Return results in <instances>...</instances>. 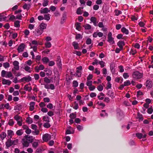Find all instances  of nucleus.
I'll use <instances>...</instances> for the list:
<instances>
[{
  "mask_svg": "<svg viewBox=\"0 0 153 153\" xmlns=\"http://www.w3.org/2000/svg\"><path fill=\"white\" fill-rule=\"evenodd\" d=\"M1 76L2 77L10 78L13 77V75L11 72L6 71L3 70L1 72Z\"/></svg>",
  "mask_w": 153,
  "mask_h": 153,
  "instance_id": "f257e3e1",
  "label": "nucleus"
},
{
  "mask_svg": "<svg viewBox=\"0 0 153 153\" xmlns=\"http://www.w3.org/2000/svg\"><path fill=\"white\" fill-rule=\"evenodd\" d=\"M143 76V74L139 72L138 71H135L132 74V76L135 79H138L141 78Z\"/></svg>",
  "mask_w": 153,
  "mask_h": 153,
  "instance_id": "f03ea898",
  "label": "nucleus"
},
{
  "mask_svg": "<svg viewBox=\"0 0 153 153\" xmlns=\"http://www.w3.org/2000/svg\"><path fill=\"white\" fill-rule=\"evenodd\" d=\"M14 118L17 121V124L19 126H21L22 125V120L21 116L18 115H16L14 117Z\"/></svg>",
  "mask_w": 153,
  "mask_h": 153,
  "instance_id": "7ed1b4c3",
  "label": "nucleus"
},
{
  "mask_svg": "<svg viewBox=\"0 0 153 153\" xmlns=\"http://www.w3.org/2000/svg\"><path fill=\"white\" fill-rule=\"evenodd\" d=\"M112 34L111 32H109L108 35V41L111 45L114 43V38L112 37Z\"/></svg>",
  "mask_w": 153,
  "mask_h": 153,
  "instance_id": "20e7f679",
  "label": "nucleus"
},
{
  "mask_svg": "<svg viewBox=\"0 0 153 153\" xmlns=\"http://www.w3.org/2000/svg\"><path fill=\"white\" fill-rule=\"evenodd\" d=\"M43 32V31L41 30L40 28H37L33 31V33L34 35L36 36H39L41 35Z\"/></svg>",
  "mask_w": 153,
  "mask_h": 153,
  "instance_id": "39448f33",
  "label": "nucleus"
},
{
  "mask_svg": "<svg viewBox=\"0 0 153 153\" xmlns=\"http://www.w3.org/2000/svg\"><path fill=\"white\" fill-rule=\"evenodd\" d=\"M51 135L48 134H45L43 135L42 136V140L45 142H47L51 139Z\"/></svg>",
  "mask_w": 153,
  "mask_h": 153,
  "instance_id": "423d86ee",
  "label": "nucleus"
},
{
  "mask_svg": "<svg viewBox=\"0 0 153 153\" xmlns=\"http://www.w3.org/2000/svg\"><path fill=\"white\" fill-rule=\"evenodd\" d=\"M13 64L14 66V68L12 69V71H13L14 69L16 70H18L19 69V62L17 61H15L13 62Z\"/></svg>",
  "mask_w": 153,
  "mask_h": 153,
  "instance_id": "0eeeda50",
  "label": "nucleus"
},
{
  "mask_svg": "<svg viewBox=\"0 0 153 153\" xmlns=\"http://www.w3.org/2000/svg\"><path fill=\"white\" fill-rule=\"evenodd\" d=\"M82 69V67L80 66L76 68L77 70L76 72V75L78 77H80L81 75V71Z\"/></svg>",
  "mask_w": 153,
  "mask_h": 153,
  "instance_id": "6e6552de",
  "label": "nucleus"
},
{
  "mask_svg": "<svg viewBox=\"0 0 153 153\" xmlns=\"http://www.w3.org/2000/svg\"><path fill=\"white\" fill-rule=\"evenodd\" d=\"M25 48V45L24 43L21 44L18 47L17 50L19 53L22 52L24 51Z\"/></svg>",
  "mask_w": 153,
  "mask_h": 153,
  "instance_id": "1a4fd4ad",
  "label": "nucleus"
},
{
  "mask_svg": "<svg viewBox=\"0 0 153 153\" xmlns=\"http://www.w3.org/2000/svg\"><path fill=\"white\" fill-rule=\"evenodd\" d=\"M31 80V78L30 76H28L24 77L21 78L19 82H23L25 81L26 82H28Z\"/></svg>",
  "mask_w": 153,
  "mask_h": 153,
  "instance_id": "9d476101",
  "label": "nucleus"
},
{
  "mask_svg": "<svg viewBox=\"0 0 153 153\" xmlns=\"http://www.w3.org/2000/svg\"><path fill=\"white\" fill-rule=\"evenodd\" d=\"M107 94L108 96L110 97L112 99L115 97V96L114 93L112 91L109 90L108 91Z\"/></svg>",
  "mask_w": 153,
  "mask_h": 153,
  "instance_id": "9b49d317",
  "label": "nucleus"
},
{
  "mask_svg": "<svg viewBox=\"0 0 153 153\" xmlns=\"http://www.w3.org/2000/svg\"><path fill=\"white\" fill-rule=\"evenodd\" d=\"M153 83L150 79L147 80L146 83V86L148 88H150L152 87Z\"/></svg>",
  "mask_w": 153,
  "mask_h": 153,
  "instance_id": "f8f14e48",
  "label": "nucleus"
},
{
  "mask_svg": "<svg viewBox=\"0 0 153 153\" xmlns=\"http://www.w3.org/2000/svg\"><path fill=\"white\" fill-rule=\"evenodd\" d=\"M24 138L26 140H27V141H28L30 143L33 141L34 137L32 136H28L26 135Z\"/></svg>",
  "mask_w": 153,
  "mask_h": 153,
  "instance_id": "ddd939ff",
  "label": "nucleus"
},
{
  "mask_svg": "<svg viewBox=\"0 0 153 153\" xmlns=\"http://www.w3.org/2000/svg\"><path fill=\"white\" fill-rule=\"evenodd\" d=\"M40 143L39 140H35L32 143L33 147L34 148H36L38 146Z\"/></svg>",
  "mask_w": 153,
  "mask_h": 153,
  "instance_id": "4468645a",
  "label": "nucleus"
},
{
  "mask_svg": "<svg viewBox=\"0 0 153 153\" xmlns=\"http://www.w3.org/2000/svg\"><path fill=\"white\" fill-rule=\"evenodd\" d=\"M34 69L36 72H38L39 70L44 69V67L43 65H40L39 66L35 67Z\"/></svg>",
  "mask_w": 153,
  "mask_h": 153,
  "instance_id": "2eb2a0df",
  "label": "nucleus"
},
{
  "mask_svg": "<svg viewBox=\"0 0 153 153\" xmlns=\"http://www.w3.org/2000/svg\"><path fill=\"white\" fill-rule=\"evenodd\" d=\"M115 64L114 62H112L110 64V70L112 74H114L115 72Z\"/></svg>",
  "mask_w": 153,
  "mask_h": 153,
  "instance_id": "dca6fc26",
  "label": "nucleus"
},
{
  "mask_svg": "<svg viewBox=\"0 0 153 153\" xmlns=\"http://www.w3.org/2000/svg\"><path fill=\"white\" fill-rule=\"evenodd\" d=\"M11 83V82L9 80L5 79H3L2 80V83L3 85H10Z\"/></svg>",
  "mask_w": 153,
  "mask_h": 153,
  "instance_id": "f3484780",
  "label": "nucleus"
},
{
  "mask_svg": "<svg viewBox=\"0 0 153 153\" xmlns=\"http://www.w3.org/2000/svg\"><path fill=\"white\" fill-rule=\"evenodd\" d=\"M26 140L25 138H23L22 140V143L24 146L27 147L29 146V143H30L28 141Z\"/></svg>",
  "mask_w": 153,
  "mask_h": 153,
  "instance_id": "a211bd4d",
  "label": "nucleus"
},
{
  "mask_svg": "<svg viewBox=\"0 0 153 153\" xmlns=\"http://www.w3.org/2000/svg\"><path fill=\"white\" fill-rule=\"evenodd\" d=\"M42 13H47L50 12V10L48 8L46 7L44 8H41L40 10Z\"/></svg>",
  "mask_w": 153,
  "mask_h": 153,
  "instance_id": "6ab92c4d",
  "label": "nucleus"
},
{
  "mask_svg": "<svg viewBox=\"0 0 153 153\" xmlns=\"http://www.w3.org/2000/svg\"><path fill=\"white\" fill-rule=\"evenodd\" d=\"M136 136L139 139H141L142 138H145L146 137V135L145 134H144L143 135L141 133H137L136 134Z\"/></svg>",
  "mask_w": 153,
  "mask_h": 153,
  "instance_id": "aec40b11",
  "label": "nucleus"
},
{
  "mask_svg": "<svg viewBox=\"0 0 153 153\" xmlns=\"http://www.w3.org/2000/svg\"><path fill=\"white\" fill-rule=\"evenodd\" d=\"M8 18V16H5L3 14H0V21H5Z\"/></svg>",
  "mask_w": 153,
  "mask_h": 153,
  "instance_id": "412c9836",
  "label": "nucleus"
},
{
  "mask_svg": "<svg viewBox=\"0 0 153 153\" xmlns=\"http://www.w3.org/2000/svg\"><path fill=\"white\" fill-rule=\"evenodd\" d=\"M74 132V130L71 127H69L68 128V129L67 130L66 132V134H73Z\"/></svg>",
  "mask_w": 153,
  "mask_h": 153,
  "instance_id": "4be33fe9",
  "label": "nucleus"
},
{
  "mask_svg": "<svg viewBox=\"0 0 153 153\" xmlns=\"http://www.w3.org/2000/svg\"><path fill=\"white\" fill-rule=\"evenodd\" d=\"M47 26V25L46 24L44 23H42L39 26H40V29L43 31V30L45 29L46 28Z\"/></svg>",
  "mask_w": 153,
  "mask_h": 153,
  "instance_id": "5701e85b",
  "label": "nucleus"
},
{
  "mask_svg": "<svg viewBox=\"0 0 153 153\" xmlns=\"http://www.w3.org/2000/svg\"><path fill=\"white\" fill-rule=\"evenodd\" d=\"M117 116L119 119H121L122 118L124 117V115L122 111H120L119 113H117Z\"/></svg>",
  "mask_w": 153,
  "mask_h": 153,
  "instance_id": "b1692460",
  "label": "nucleus"
},
{
  "mask_svg": "<svg viewBox=\"0 0 153 153\" xmlns=\"http://www.w3.org/2000/svg\"><path fill=\"white\" fill-rule=\"evenodd\" d=\"M35 104V102H31L30 104V111H32L34 109V105Z\"/></svg>",
  "mask_w": 153,
  "mask_h": 153,
  "instance_id": "393cba45",
  "label": "nucleus"
},
{
  "mask_svg": "<svg viewBox=\"0 0 153 153\" xmlns=\"http://www.w3.org/2000/svg\"><path fill=\"white\" fill-rule=\"evenodd\" d=\"M6 145L7 148H9L12 145V140H8L6 143Z\"/></svg>",
  "mask_w": 153,
  "mask_h": 153,
  "instance_id": "a878e982",
  "label": "nucleus"
},
{
  "mask_svg": "<svg viewBox=\"0 0 153 153\" xmlns=\"http://www.w3.org/2000/svg\"><path fill=\"white\" fill-rule=\"evenodd\" d=\"M117 45L120 48L123 49V47L124 45V42L123 41H120L118 42Z\"/></svg>",
  "mask_w": 153,
  "mask_h": 153,
  "instance_id": "bb28decb",
  "label": "nucleus"
},
{
  "mask_svg": "<svg viewBox=\"0 0 153 153\" xmlns=\"http://www.w3.org/2000/svg\"><path fill=\"white\" fill-rule=\"evenodd\" d=\"M7 135L8 138H11L12 136L13 135L14 133L13 131L11 130L7 131Z\"/></svg>",
  "mask_w": 153,
  "mask_h": 153,
  "instance_id": "cd10ccee",
  "label": "nucleus"
},
{
  "mask_svg": "<svg viewBox=\"0 0 153 153\" xmlns=\"http://www.w3.org/2000/svg\"><path fill=\"white\" fill-rule=\"evenodd\" d=\"M24 89L26 91L30 92L32 90V88L31 87L28 86V84H27L25 86Z\"/></svg>",
  "mask_w": 153,
  "mask_h": 153,
  "instance_id": "c85d7f7f",
  "label": "nucleus"
},
{
  "mask_svg": "<svg viewBox=\"0 0 153 153\" xmlns=\"http://www.w3.org/2000/svg\"><path fill=\"white\" fill-rule=\"evenodd\" d=\"M72 45L75 49H78L79 48L78 44L76 42H74L72 43Z\"/></svg>",
  "mask_w": 153,
  "mask_h": 153,
  "instance_id": "c756f323",
  "label": "nucleus"
},
{
  "mask_svg": "<svg viewBox=\"0 0 153 153\" xmlns=\"http://www.w3.org/2000/svg\"><path fill=\"white\" fill-rule=\"evenodd\" d=\"M122 32L126 34H128V30L125 27H123L121 29Z\"/></svg>",
  "mask_w": 153,
  "mask_h": 153,
  "instance_id": "7c9ffc66",
  "label": "nucleus"
},
{
  "mask_svg": "<svg viewBox=\"0 0 153 153\" xmlns=\"http://www.w3.org/2000/svg\"><path fill=\"white\" fill-rule=\"evenodd\" d=\"M44 19L47 21H48L50 19V15L49 14H45L44 15Z\"/></svg>",
  "mask_w": 153,
  "mask_h": 153,
  "instance_id": "2f4dec72",
  "label": "nucleus"
},
{
  "mask_svg": "<svg viewBox=\"0 0 153 153\" xmlns=\"http://www.w3.org/2000/svg\"><path fill=\"white\" fill-rule=\"evenodd\" d=\"M23 133V131L22 129L17 130L16 132V134L18 136H20Z\"/></svg>",
  "mask_w": 153,
  "mask_h": 153,
  "instance_id": "473e14b6",
  "label": "nucleus"
},
{
  "mask_svg": "<svg viewBox=\"0 0 153 153\" xmlns=\"http://www.w3.org/2000/svg\"><path fill=\"white\" fill-rule=\"evenodd\" d=\"M7 134L4 132H2L0 134V137L2 140L4 139L6 137Z\"/></svg>",
  "mask_w": 153,
  "mask_h": 153,
  "instance_id": "72a5a7b5",
  "label": "nucleus"
},
{
  "mask_svg": "<svg viewBox=\"0 0 153 153\" xmlns=\"http://www.w3.org/2000/svg\"><path fill=\"white\" fill-rule=\"evenodd\" d=\"M24 69L26 71L29 73H31V70L30 69V68L27 65L25 66Z\"/></svg>",
  "mask_w": 153,
  "mask_h": 153,
  "instance_id": "f704fd0d",
  "label": "nucleus"
},
{
  "mask_svg": "<svg viewBox=\"0 0 153 153\" xmlns=\"http://www.w3.org/2000/svg\"><path fill=\"white\" fill-rule=\"evenodd\" d=\"M42 61L44 63H46L48 62L49 61V59L47 57H44L42 59Z\"/></svg>",
  "mask_w": 153,
  "mask_h": 153,
  "instance_id": "c9c22d12",
  "label": "nucleus"
},
{
  "mask_svg": "<svg viewBox=\"0 0 153 153\" xmlns=\"http://www.w3.org/2000/svg\"><path fill=\"white\" fill-rule=\"evenodd\" d=\"M49 1L48 0H43L42 3V5L44 7L47 6L48 4Z\"/></svg>",
  "mask_w": 153,
  "mask_h": 153,
  "instance_id": "e433bc0d",
  "label": "nucleus"
},
{
  "mask_svg": "<svg viewBox=\"0 0 153 153\" xmlns=\"http://www.w3.org/2000/svg\"><path fill=\"white\" fill-rule=\"evenodd\" d=\"M20 26V22L18 20L14 22V26L17 27H19Z\"/></svg>",
  "mask_w": 153,
  "mask_h": 153,
  "instance_id": "4c0bfd02",
  "label": "nucleus"
},
{
  "mask_svg": "<svg viewBox=\"0 0 153 153\" xmlns=\"http://www.w3.org/2000/svg\"><path fill=\"white\" fill-rule=\"evenodd\" d=\"M8 18H9L10 20L13 21L14 19H16V17L13 15H9L8 16Z\"/></svg>",
  "mask_w": 153,
  "mask_h": 153,
  "instance_id": "58836bf2",
  "label": "nucleus"
},
{
  "mask_svg": "<svg viewBox=\"0 0 153 153\" xmlns=\"http://www.w3.org/2000/svg\"><path fill=\"white\" fill-rule=\"evenodd\" d=\"M97 88L98 91H101L103 90V87L102 85H100L97 87Z\"/></svg>",
  "mask_w": 153,
  "mask_h": 153,
  "instance_id": "ea45409f",
  "label": "nucleus"
},
{
  "mask_svg": "<svg viewBox=\"0 0 153 153\" xmlns=\"http://www.w3.org/2000/svg\"><path fill=\"white\" fill-rule=\"evenodd\" d=\"M57 59L58 60H57V64L58 66H60L62 64L60 57H58L57 58Z\"/></svg>",
  "mask_w": 153,
  "mask_h": 153,
  "instance_id": "a19ab883",
  "label": "nucleus"
},
{
  "mask_svg": "<svg viewBox=\"0 0 153 153\" xmlns=\"http://www.w3.org/2000/svg\"><path fill=\"white\" fill-rule=\"evenodd\" d=\"M83 7H79L78 8L76 11V13L77 14H82L81 9H83Z\"/></svg>",
  "mask_w": 153,
  "mask_h": 153,
  "instance_id": "79ce46f5",
  "label": "nucleus"
},
{
  "mask_svg": "<svg viewBox=\"0 0 153 153\" xmlns=\"http://www.w3.org/2000/svg\"><path fill=\"white\" fill-rule=\"evenodd\" d=\"M84 27L85 29L90 30L91 28V26L88 24H87L84 26Z\"/></svg>",
  "mask_w": 153,
  "mask_h": 153,
  "instance_id": "37998d69",
  "label": "nucleus"
},
{
  "mask_svg": "<svg viewBox=\"0 0 153 153\" xmlns=\"http://www.w3.org/2000/svg\"><path fill=\"white\" fill-rule=\"evenodd\" d=\"M43 120L44 121L47 122H49V118L47 116H44L43 117Z\"/></svg>",
  "mask_w": 153,
  "mask_h": 153,
  "instance_id": "c03bdc74",
  "label": "nucleus"
},
{
  "mask_svg": "<svg viewBox=\"0 0 153 153\" xmlns=\"http://www.w3.org/2000/svg\"><path fill=\"white\" fill-rule=\"evenodd\" d=\"M114 13H115V15L116 16H118L122 13V12L121 11L118 10H115Z\"/></svg>",
  "mask_w": 153,
  "mask_h": 153,
  "instance_id": "a18cd8bd",
  "label": "nucleus"
},
{
  "mask_svg": "<svg viewBox=\"0 0 153 153\" xmlns=\"http://www.w3.org/2000/svg\"><path fill=\"white\" fill-rule=\"evenodd\" d=\"M67 19V15L66 12H65L63 14L62 20L65 21Z\"/></svg>",
  "mask_w": 153,
  "mask_h": 153,
  "instance_id": "49530a36",
  "label": "nucleus"
},
{
  "mask_svg": "<svg viewBox=\"0 0 153 153\" xmlns=\"http://www.w3.org/2000/svg\"><path fill=\"white\" fill-rule=\"evenodd\" d=\"M14 123V121L13 119H10L9 121L8 124L10 126H13Z\"/></svg>",
  "mask_w": 153,
  "mask_h": 153,
  "instance_id": "de8ad7c7",
  "label": "nucleus"
},
{
  "mask_svg": "<svg viewBox=\"0 0 153 153\" xmlns=\"http://www.w3.org/2000/svg\"><path fill=\"white\" fill-rule=\"evenodd\" d=\"M99 64L100 65L101 68H103L105 66V62L102 61H99Z\"/></svg>",
  "mask_w": 153,
  "mask_h": 153,
  "instance_id": "09e8293b",
  "label": "nucleus"
},
{
  "mask_svg": "<svg viewBox=\"0 0 153 153\" xmlns=\"http://www.w3.org/2000/svg\"><path fill=\"white\" fill-rule=\"evenodd\" d=\"M30 46H31V48H32L33 49V50L35 52H36L37 48L36 46H32V45H31V43H30Z\"/></svg>",
  "mask_w": 153,
  "mask_h": 153,
  "instance_id": "8fccbe9b",
  "label": "nucleus"
},
{
  "mask_svg": "<svg viewBox=\"0 0 153 153\" xmlns=\"http://www.w3.org/2000/svg\"><path fill=\"white\" fill-rule=\"evenodd\" d=\"M3 66L5 68H7L10 67V64L7 62H5L3 63Z\"/></svg>",
  "mask_w": 153,
  "mask_h": 153,
  "instance_id": "3c124183",
  "label": "nucleus"
},
{
  "mask_svg": "<svg viewBox=\"0 0 153 153\" xmlns=\"http://www.w3.org/2000/svg\"><path fill=\"white\" fill-rule=\"evenodd\" d=\"M45 46L46 48H50L51 46V44L49 42H47L45 44Z\"/></svg>",
  "mask_w": 153,
  "mask_h": 153,
  "instance_id": "603ef678",
  "label": "nucleus"
},
{
  "mask_svg": "<svg viewBox=\"0 0 153 153\" xmlns=\"http://www.w3.org/2000/svg\"><path fill=\"white\" fill-rule=\"evenodd\" d=\"M86 43L87 45H90L92 43V40L90 38H88L86 41Z\"/></svg>",
  "mask_w": 153,
  "mask_h": 153,
  "instance_id": "864d4df0",
  "label": "nucleus"
},
{
  "mask_svg": "<svg viewBox=\"0 0 153 153\" xmlns=\"http://www.w3.org/2000/svg\"><path fill=\"white\" fill-rule=\"evenodd\" d=\"M130 84L131 83L130 81L129 80H127L124 82L123 84L125 86H127L130 85Z\"/></svg>",
  "mask_w": 153,
  "mask_h": 153,
  "instance_id": "5fc2aeb1",
  "label": "nucleus"
},
{
  "mask_svg": "<svg viewBox=\"0 0 153 153\" xmlns=\"http://www.w3.org/2000/svg\"><path fill=\"white\" fill-rule=\"evenodd\" d=\"M44 150V149H43L39 148L36 149V153H41Z\"/></svg>",
  "mask_w": 153,
  "mask_h": 153,
  "instance_id": "6e6d98bb",
  "label": "nucleus"
},
{
  "mask_svg": "<svg viewBox=\"0 0 153 153\" xmlns=\"http://www.w3.org/2000/svg\"><path fill=\"white\" fill-rule=\"evenodd\" d=\"M76 117V115L74 113H72L70 115V117L71 119H74Z\"/></svg>",
  "mask_w": 153,
  "mask_h": 153,
  "instance_id": "4d7b16f0",
  "label": "nucleus"
},
{
  "mask_svg": "<svg viewBox=\"0 0 153 153\" xmlns=\"http://www.w3.org/2000/svg\"><path fill=\"white\" fill-rule=\"evenodd\" d=\"M153 111V109L152 107L149 108L147 110V112L149 114H151Z\"/></svg>",
  "mask_w": 153,
  "mask_h": 153,
  "instance_id": "13d9d810",
  "label": "nucleus"
},
{
  "mask_svg": "<svg viewBox=\"0 0 153 153\" xmlns=\"http://www.w3.org/2000/svg\"><path fill=\"white\" fill-rule=\"evenodd\" d=\"M88 88L90 91H93L95 89V87L91 85L88 87Z\"/></svg>",
  "mask_w": 153,
  "mask_h": 153,
  "instance_id": "bf43d9fd",
  "label": "nucleus"
},
{
  "mask_svg": "<svg viewBox=\"0 0 153 153\" xmlns=\"http://www.w3.org/2000/svg\"><path fill=\"white\" fill-rule=\"evenodd\" d=\"M111 87V84L110 82H108L106 85V89H108L110 88Z\"/></svg>",
  "mask_w": 153,
  "mask_h": 153,
  "instance_id": "052dcab7",
  "label": "nucleus"
},
{
  "mask_svg": "<svg viewBox=\"0 0 153 153\" xmlns=\"http://www.w3.org/2000/svg\"><path fill=\"white\" fill-rule=\"evenodd\" d=\"M123 76L124 79H126L129 77V76L128 75V73H125L123 74Z\"/></svg>",
  "mask_w": 153,
  "mask_h": 153,
  "instance_id": "680f3d73",
  "label": "nucleus"
},
{
  "mask_svg": "<svg viewBox=\"0 0 153 153\" xmlns=\"http://www.w3.org/2000/svg\"><path fill=\"white\" fill-rule=\"evenodd\" d=\"M50 125L49 123V122H47L46 123H44V126L45 128H48L50 127Z\"/></svg>",
  "mask_w": 153,
  "mask_h": 153,
  "instance_id": "e2e57ef3",
  "label": "nucleus"
},
{
  "mask_svg": "<svg viewBox=\"0 0 153 153\" xmlns=\"http://www.w3.org/2000/svg\"><path fill=\"white\" fill-rule=\"evenodd\" d=\"M74 103L75 104V105L73 107V108L75 110H77L78 109L79 107L78 104L76 101L74 102Z\"/></svg>",
  "mask_w": 153,
  "mask_h": 153,
  "instance_id": "0e129e2a",
  "label": "nucleus"
},
{
  "mask_svg": "<svg viewBox=\"0 0 153 153\" xmlns=\"http://www.w3.org/2000/svg\"><path fill=\"white\" fill-rule=\"evenodd\" d=\"M90 20L91 22L93 23L97 21V19L95 17H92L90 19Z\"/></svg>",
  "mask_w": 153,
  "mask_h": 153,
  "instance_id": "69168bd1",
  "label": "nucleus"
},
{
  "mask_svg": "<svg viewBox=\"0 0 153 153\" xmlns=\"http://www.w3.org/2000/svg\"><path fill=\"white\" fill-rule=\"evenodd\" d=\"M22 56L24 57L27 58L28 57V54L27 52H25L22 53Z\"/></svg>",
  "mask_w": 153,
  "mask_h": 153,
  "instance_id": "338daca9",
  "label": "nucleus"
},
{
  "mask_svg": "<svg viewBox=\"0 0 153 153\" xmlns=\"http://www.w3.org/2000/svg\"><path fill=\"white\" fill-rule=\"evenodd\" d=\"M96 94L94 92H91L90 93V97L91 98H93L94 97H95L96 96Z\"/></svg>",
  "mask_w": 153,
  "mask_h": 153,
  "instance_id": "774afa93",
  "label": "nucleus"
}]
</instances>
